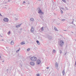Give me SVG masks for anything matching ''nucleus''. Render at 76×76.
I'll return each mask as SVG.
<instances>
[{
    "mask_svg": "<svg viewBox=\"0 0 76 76\" xmlns=\"http://www.w3.org/2000/svg\"><path fill=\"white\" fill-rule=\"evenodd\" d=\"M37 10H38V13L40 15H42L44 14V13L42 11V10L40 9L39 8H37Z\"/></svg>",
    "mask_w": 76,
    "mask_h": 76,
    "instance_id": "obj_1",
    "label": "nucleus"
},
{
    "mask_svg": "<svg viewBox=\"0 0 76 76\" xmlns=\"http://www.w3.org/2000/svg\"><path fill=\"white\" fill-rule=\"evenodd\" d=\"M58 44L61 47H63L64 44V42L62 40H60L58 42Z\"/></svg>",
    "mask_w": 76,
    "mask_h": 76,
    "instance_id": "obj_2",
    "label": "nucleus"
},
{
    "mask_svg": "<svg viewBox=\"0 0 76 76\" xmlns=\"http://www.w3.org/2000/svg\"><path fill=\"white\" fill-rule=\"evenodd\" d=\"M30 59L31 61H35L37 60V58L35 57H32Z\"/></svg>",
    "mask_w": 76,
    "mask_h": 76,
    "instance_id": "obj_3",
    "label": "nucleus"
},
{
    "mask_svg": "<svg viewBox=\"0 0 76 76\" xmlns=\"http://www.w3.org/2000/svg\"><path fill=\"white\" fill-rule=\"evenodd\" d=\"M3 20L4 22H7L9 21V19L7 18H4L3 19Z\"/></svg>",
    "mask_w": 76,
    "mask_h": 76,
    "instance_id": "obj_4",
    "label": "nucleus"
},
{
    "mask_svg": "<svg viewBox=\"0 0 76 76\" xmlns=\"http://www.w3.org/2000/svg\"><path fill=\"white\" fill-rule=\"evenodd\" d=\"M41 63V61L39 59L38 60L37 62V64H39Z\"/></svg>",
    "mask_w": 76,
    "mask_h": 76,
    "instance_id": "obj_5",
    "label": "nucleus"
},
{
    "mask_svg": "<svg viewBox=\"0 0 76 76\" xmlns=\"http://www.w3.org/2000/svg\"><path fill=\"white\" fill-rule=\"evenodd\" d=\"M34 27H31V32H34Z\"/></svg>",
    "mask_w": 76,
    "mask_h": 76,
    "instance_id": "obj_6",
    "label": "nucleus"
},
{
    "mask_svg": "<svg viewBox=\"0 0 76 76\" xmlns=\"http://www.w3.org/2000/svg\"><path fill=\"white\" fill-rule=\"evenodd\" d=\"M55 66L56 67H58V63H56Z\"/></svg>",
    "mask_w": 76,
    "mask_h": 76,
    "instance_id": "obj_7",
    "label": "nucleus"
},
{
    "mask_svg": "<svg viewBox=\"0 0 76 76\" xmlns=\"http://www.w3.org/2000/svg\"><path fill=\"white\" fill-rule=\"evenodd\" d=\"M10 44L11 45H13V44H14V42H13V40L11 41L10 42Z\"/></svg>",
    "mask_w": 76,
    "mask_h": 76,
    "instance_id": "obj_8",
    "label": "nucleus"
},
{
    "mask_svg": "<svg viewBox=\"0 0 76 76\" xmlns=\"http://www.w3.org/2000/svg\"><path fill=\"white\" fill-rule=\"evenodd\" d=\"M21 25H22V24L18 25L17 26H16V28H19L20 26H21Z\"/></svg>",
    "mask_w": 76,
    "mask_h": 76,
    "instance_id": "obj_9",
    "label": "nucleus"
},
{
    "mask_svg": "<svg viewBox=\"0 0 76 76\" xmlns=\"http://www.w3.org/2000/svg\"><path fill=\"white\" fill-rule=\"evenodd\" d=\"M30 64L31 65V66H34L35 64V63H34L33 62H30Z\"/></svg>",
    "mask_w": 76,
    "mask_h": 76,
    "instance_id": "obj_10",
    "label": "nucleus"
},
{
    "mask_svg": "<svg viewBox=\"0 0 76 76\" xmlns=\"http://www.w3.org/2000/svg\"><path fill=\"white\" fill-rule=\"evenodd\" d=\"M62 74L63 75H64V74H65V71H64V69L63 71H62Z\"/></svg>",
    "mask_w": 76,
    "mask_h": 76,
    "instance_id": "obj_11",
    "label": "nucleus"
},
{
    "mask_svg": "<svg viewBox=\"0 0 76 76\" xmlns=\"http://www.w3.org/2000/svg\"><path fill=\"white\" fill-rule=\"evenodd\" d=\"M37 43L38 44V45H40V43H39V41L38 40H37L36 41Z\"/></svg>",
    "mask_w": 76,
    "mask_h": 76,
    "instance_id": "obj_12",
    "label": "nucleus"
},
{
    "mask_svg": "<svg viewBox=\"0 0 76 76\" xmlns=\"http://www.w3.org/2000/svg\"><path fill=\"white\" fill-rule=\"evenodd\" d=\"M14 17H18V14L15 15H14Z\"/></svg>",
    "mask_w": 76,
    "mask_h": 76,
    "instance_id": "obj_13",
    "label": "nucleus"
},
{
    "mask_svg": "<svg viewBox=\"0 0 76 76\" xmlns=\"http://www.w3.org/2000/svg\"><path fill=\"white\" fill-rule=\"evenodd\" d=\"M30 20L31 21H34V19L32 18H31L30 19Z\"/></svg>",
    "mask_w": 76,
    "mask_h": 76,
    "instance_id": "obj_14",
    "label": "nucleus"
},
{
    "mask_svg": "<svg viewBox=\"0 0 76 76\" xmlns=\"http://www.w3.org/2000/svg\"><path fill=\"white\" fill-rule=\"evenodd\" d=\"M41 30L42 31H44V27H42L41 28Z\"/></svg>",
    "mask_w": 76,
    "mask_h": 76,
    "instance_id": "obj_15",
    "label": "nucleus"
},
{
    "mask_svg": "<svg viewBox=\"0 0 76 76\" xmlns=\"http://www.w3.org/2000/svg\"><path fill=\"white\" fill-rule=\"evenodd\" d=\"M21 45H24V44H25V43H24V42H23L21 43Z\"/></svg>",
    "mask_w": 76,
    "mask_h": 76,
    "instance_id": "obj_16",
    "label": "nucleus"
},
{
    "mask_svg": "<svg viewBox=\"0 0 76 76\" xmlns=\"http://www.w3.org/2000/svg\"><path fill=\"white\" fill-rule=\"evenodd\" d=\"M59 52L60 53V54H61V53H62V51L61 50H59Z\"/></svg>",
    "mask_w": 76,
    "mask_h": 76,
    "instance_id": "obj_17",
    "label": "nucleus"
},
{
    "mask_svg": "<svg viewBox=\"0 0 76 76\" xmlns=\"http://www.w3.org/2000/svg\"><path fill=\"white\" fill-rule=\"evenodd\" d=\"M72 21L71 22V24H73V22L74 21V19H73L72 20Z\"/></svg>",
    "mask_w": 76,
    "mask_h": 76,
    "instance_id": "obj_18",
    "label": "nucleus"
},
{
    "mask_svg": "<svg viewBox=\"0 0 76 76\" xmlns=\"http://www.w3.org/2000/svg\"><path fill=\"white\" fill-rule=\"evenodd\" d=\"M61 13L62 14H63V11L62 10H61Z\"/></svg>",
    "mask_w": 76,
    "mask_h": 76,
    "instance_id": "obj_19",
    "label": "nucleus"
},
{
    "mask_svg": "<svg viewBox=\"0 0 76 76\" xmlns=\"http://www.w3.org/2000/svg\"><path fill=\"white\" fill-rule=\"evenodd\" d=\"M62 0V1H63L64 2V3H66V0Z\"/></svg>",
    "mask_w": 76,
    "mask_h": 76,
    "instance_id": "obj_20",
    "label": "nucleus"
},
{
    "mask_svg": "<svg viewBox=\"0 0 76 76\" xmlns=\"http://www.w3.org/2000/svg\"><path fill=\"white\" fill-rule=\"evenodd\" d=\"M53 53H56V50L54 49L53 50Z\"/></svg>",
    "mask_w": 76,
    "mask_h": 76,
    "instance_id": "obj_21",
    "label": "nucleus"
},
{
    "mask_svg": "<svg viewBox=\"0 0 76 76\" xmlns=\"http://www.w3.org/2000/svg\"><path fill=\"white\" fill-rule=\"evenodd\" d=\"M30 48H28L27 49V51H30Z\"/></svg>",
    "mask_w": 76,
    "mask_h": 76,
    "instance_id": "obj_22",
    "label": "nucleus"
},
{
    "mask_svg": "<svg viewBox=\"0 0 76 76\" xmlns=\"http://www.w3.org/2000/svg\"><path fill=\"white\" fill-rule=\"evenodd\" d=\"M20 50V48L18 50L16 51V53H18L19 51Z\"/></svg>",
    "mask_w": 76,
    "mask_h": 76,
    "instance_id": "obj_23",
    "label": "nucleus"
},
{
    "mask_svg": "<svg viewBox=\"0 0 76 76\" xmlns=\"http://www.w3.org/2000/svg\"><path fill=\"white\" fill-rule=\"evenodd\" d=\"M22 64H20V68H21V67H22Z\"/></svg>",
    "mask_w": 76,
    "mask_h": 76,
    "instance_id": "obj_24",
    "label": "nucleus"
},
{
    "mask_svg": "<svg viewBox=\"0 0 76 76\" xmlns=\"http://www.w3.org/2000/svg\"><path fill=\"white\" fill-rule=\"evenodd\" d=\"M65 20V19H62L61 20V21L63 22V21H64Z\"/></svg>",
    "mask_w": 76,
    "mask_h": 76,
    "instance_id": "obj_25",
    "label": "nucleus"
},
{
    "mask_svg": "<svg viewBox=\"0 0 76 76\" xmlns=\"http://www.w3.org/2000/svg\"><path fill=\"white\" fill-rule=\"evenodd\" d=\"M10 33H11V32H10V31H9L8 33V34H10Z\"/></svg>",
    "mask_w": 76,
    "mask_h": 76,
    "instance_id": "obj_26",
    "label": "nucleus"
},
{
    "mask_svg": "<svg viewBox=\"0 0 76 76\" xmlns=\"http://www.w3.org/2000/svg\"><path fill=\"white\" fill-rule=\"evenodd\" d=\"M54 29H55V30H57V28H56V27H55L54 28Z\"/></svg>",
    "mask_w": 76,
    "mask_h": 76,
    "instance_id": "obj_27",
    "label": "nucleus"
},
{
    "mask_svg": "<svg viewBox=\"0 0 76 76\" xmlns=\"http://www.w3.org/2000/svg\"><path fill=\"white\" fill-rule=\"evenodd\" d=\"M66 54H67V52H66L65 53V54H64V56H66Z\"/></svg>",
    "mask_w": 76,
    "mask_h": 76,
    "instance_id": "obj_28",
    "label": "nucleus"
},
{
    "mask_svg": "<svg viewBox=\"0 0 76 76\" xmlns=\"http://www.w3.org/2000/svg\"><path fill=\"white\" fill-rule=\"evenodd\" d=\"M37 76H39V74H37Z\"/></svg>",
    "mask_w": 76,
    "mask_h": 76,
    "instance_id": "obj_29",
    "label": "nucleus"
},
{
    "mask_svg": "<svg viewBox=\"0 0 76 76\" xmlns=\"http://www.w3.org/2000/svg\"><path fill=\"white\" fill-rule=\"evenodd\" d=\"M75 67H76V61H75Z\"/></svg>",
    "mask_w": 76,
    "mask_h": 76,
    "instance_id": "obj_30",
    "label": "nucleus"
},
{
    "mask_svg": "<svg viewBox=\"0 0 76 76\" xmlns=\"http://www.w3.org/2000/svg\"><path fill=\"white\" fill-rule=\"evenodd\" d=\"M23 4H25V1H23Z\"/></svg>",
    "mask_w": 76,
    "mask_h": 76,
    "instance_id": "obj_31",
    "label": "nucleus"
},
{
    "mask_svg": "<svg viewBox=\"0 0 76 76\" xmlns=\"http://www.w3.org/2000/svg\"><path fill=\"white\" fill-rule=\"evenodd\" d=\"M61 9H62V10H64V8L63 7H62L61 8Z\"/></svg>",
    "mask_w": 76,
    "mask_h": 76,
    "instance_id": "obj_32",
    "label": "nucleus"
},
{
    "mask_svg": "<svg viewBox=\"0 0 76 76\" xmlns=\"http://www.w3.org/2000/svg\"><path fill=\"white\" fill-rule=\"evenodd\" d=\"M50 39H52V36H50Z\"/></svg>",
    "mask_w": 76,
    "mask_h": 76,
    "instance_id": "obj_33",
    "label": "nucleus"
},
{
    "mask_svg": "<svg viewBox=\"0 0 76 76\" xmlns=\"http://www.w3.org/2000/svg\"><path fill=\"white\" fill-rule=\"evenodd\" d=\"M0 16H1V17L3 16V15H1V14L0 13Z\"/></svg>",
    "mask_w": 76,
    "mask_h": 76,
    "instance_id": "obj_34",
    "label": "nucleus"
},
{
    "mask_svg": "<svg viewBox=\"0 0 76 76\" xmlns=\"http://www.w3.org/2000/svg\"><path fill=\"white\" fill-rule=\"evenodd\" d=\"M65 9H66V10H68V8H67V7H65Z\"/></svg>",
    "mask_w": 76,
    "mask_h": 76,
    "instance_id": "obj_35",
    "label": "nucleus"
},
{
    "mask_svg": "<svg viewBox=\"0 0 76 76\" xmlns=\"http://www.w3.org/2000/svg\"><path fill=\"white\" fill-rule=\"evenodd\" d=\"M15 20H18V19L17 18H15Z\"/></svg>",
    "mask_w": 76,
    "mask_h": 76,
    "instance_id": "obj_36",
    "label": "nucleus"
},
{
    "mask_svg": "<svg viewBox=\"0 0 76 76\" xmlns=\"http://www.w3.org/2000/svg\"><path fill=\"white\" fill-rule=\"evenodd\" d=\"M46 69H49V67H48L46 68Z\"/></svg>",
    "mask_w": 76,
    "mask_h": 76,
    "instance_id": "obj_37",
    "label": "nucleus"
},
{
    "mask_svg": "<svg viewBox=\"0 0 76 76\" xmlns=\"http://www.w3.org/2000/svg\"><path fill=\"white\" fill-rule=\"evenodd\" d=\"M64 31H67V30H64Z\"/></svg>",
    "mask_w": 76,
    "mask_h": 76,
    "instance_id": "obj_38",
    "label": "nucleus"
},
{
    "mask_svg": "<svg viewBox=\"0 0 76 76\" xmlns=\"http://www.w3.org/2000/svg\"><path fill=\"white\" fill-rule=\"evenodd\" d=\"M71 32H72V34H73V32L72 31Z\"/></svg>",
    "mask_w": 76,
    "mask_h": 76,
    "instance_id": "obj_39",
    "label": "nucleus"
},
{
    "mask_svg": "<svg viewBox=\"0 0 76 76\" xmlns=\"http://www.w3.org/2000/svg\"><path fill=\"white\" fill-rule=\"evenodd\" d=\"M40 17H42V16H40Z\"/></svg>",
    "mask_w": 76,
    "mask_h": 76,
    "instance_id": "obj_40",
    "label": "nucleus"
},
{
    "mask_svg": "<svg viewBox=\"0 0 76 76\" xmlns=\"http://www.w3.org/2000/svg\"><path fill=\"white\" fill-rule=\"evenodd\" d=\"M73 25H74V26H75V24H73Z\"/></svg>",
    "mask_w": 76,
    "mask_h": 76,
    "instance_id": "obj_41",
    "label": "nucleus"
},
{
    "mask_svg": "<svg viewBox=\"0 0 76 76\" xmlns=\"http://www.w3.org/2000/svg\"><path fill=\"white\" fill-rule=\"evenodd\" d=\"M8 1H10V0H8Z\"/></svg>",
    "mask_w": 76,
    "mask_h": 76,
    "instance_id": "obj_42",
    "label": "nucleus"
},
{
    "mask_svg": "<svg viewBox=\"0 0 76 76\" xmlns=\"http://www.w3.org/2000/svg\"><path fill=\"white\" fill-rule=\"evenodd\" d=\"M4 61H3L2 62H4Z\"/></svg>",
    "mask_w": 76,
    "mask_h": 76,
    "instance_id": "obj_43",
    "label": "nucleus"
},
{
    "mask_svg": "<svg viewBox=\"0 0 76 76\" xmlns=\"http://www.w3.org/2000/svg\"><path fill=\"white\" fill-rule=\"evenodd\" d=\"M1 58V56H0V58Z\"/></svg>",
    "mask_w": 76,
    "mask_h": 76,
    "instance_id": "obj_44",
    "label": "nucleus"
},
{
    "mask_svg": "<svg viewBox=\"0 0 76 76\" xmlns=\"http://www.w3.org/2000/svg\"><path fill=\"white\" fill-rule=\"evenodd\" d=\"M60 10H61V8H60Z\"/></svg>",
    "mask_w": 76,
    "mask_h": 76,
    "instance_id": "obj_45",
    "label": "nucleus"
},
{
    "mask_svg": "<svg viewBox=\"0 0 76 76\" xmlns=\"http://www.w3.org/2000/svg\"><path fill=\"white\" fill-rule=\"evenodd\" d=\"M39 1H41V0H39Z\"/></svg>",
    "mask_w": 76,
    "mask_h": 76,
    "instance_id": "obj_46",
    "label": "nucleus"
},
{
    "mask_svg": "<svg viewBox=\"0 0 76 76\" xmlns=\"http://www.w3.org/2000/svg\"><path fill=\"white\" fill-rule=\"evenodd\" d=\"M2 41H3V39L2 40Z\"/></svg>",
    "mask_w": 76,
    "mask_h": 76,
    "instance_id": "obj_47",
    "label": "nucleus"
},
{
    "mask_svg": "<svg viewBox=\"0 0 76 76\" xmlns=\"http://www.w3.org/2000/svg\"><path fill=\"white\" fill-rule=\"evenodd\" d=\"M21 29H22L21 28Z\"/></svg>",
    "mask_w": 76,
    "mask_h": 76,
    "instance_id": "obj_48",
    "label": "nucleus"
}]
</instances>
